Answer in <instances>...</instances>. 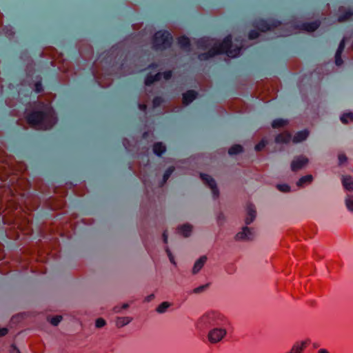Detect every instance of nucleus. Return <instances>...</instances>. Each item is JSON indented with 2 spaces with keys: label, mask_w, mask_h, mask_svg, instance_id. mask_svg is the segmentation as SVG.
<instances>
[{
  "label": "nucleus",
  "mask_w": 353,
  "mask_h": 353,
  "mask_svg": "<svg viewBox=\"0 0 353 353\" xmlns=\"http://www.w3.org/2000/svg\"><path fill=\"white\" fill-rule=\"evenodd\" d=\"M197 46L199 48L208 49L207 53L199 55L200 60H207L215 54L221 53H225L228 57L234 58L240 54L241 48H242L241 44L240 46H236L233 48L231 36L226 37L222 43H219L209 38H203L197 41Z\"/></svg>",
  "instance_id": "1"
},
{
  "label": "nucleus",
  "mask_w": 353,
  "mask_h": 353,
  "mask_svg": "<svg viewBox=\"0 0 353 353\" xmlns=\"http://www.w3.org/2000/svg\"><path fill=\"white\" fill-rule=\"evenodd\" d=\"M28 123L37 130L51 128L57 122L54 112L49 104H39L27 117Z\"/></svg>",
  "instance_id": "2"
},
{
  "label": "nucleus",
  "mask_w": 353,
  "mask_h": 353,
  "mask_svg": "<svg viewBox=\"0 0 353 353\" xmlns=\"http://www.w3.org/2000/svg\"><path fill=\"white\" fill-rule=\"evenodd\" d=\"M201 323L204 325L221 326L230 325V321L225 315L218 311H209L200 319Z\"/></svg>",
  "instance_id": "3"
},
{
  "label": "nucleus",
  "mask_w": 353,
  "mask_h": 353,
  "mask_svg": "<svg viewBox=\"0 0 353 353\" xmlns=\"http://www.w3.org/2000/svg\"><path fill=\"white\" fill-rule=\"evenodd\" d=\"M256 28L261 32H265L267 30H271L274 29H276L279 32L277 34L279 36L285 37L288 36L294 32H285V30H288L292 26L290 24L282 25L279 22H274L272 23H270L265 21L261 20L257 22Z\"/></svg>",
  "instance_id": "4"
},
{
  "label": "nucleus",
  "mask_w": 353,
  "mask_h": 353,
  "mask_svg": "<svg viewBox=\"0 0 353 353\" xmlns=\"http://www.w3.org/2000/svg\"><path fill=\"white\" fill-rule=\"evenodd\" d=\"M231 327L230 325L216 326L211 329L208 334V339L210 343H217L224 339Z\"/></svg>",
  "instance_id": "5"
},
{
  "label": "nucleus",
  "mask_w": 353,
  "mask_h": 353,
  "mask_svg": "<svg viewBox=\"0 0 353 353\" xmlns=\"http://www.w3.org/2000/svg\"><path fill=\"white\" fill-rule=\"evenodd\" d=\"M171 34L166 31L157 32L154 37L153 44L156 49H164L169 47L172 41Z\"/></svg>",
  "instance_id": "6"
},
{
  "label": "nucleus",
  "mask_w": 353,
  "mask_h": 353,
  "mask_svg": "<svg viewBox=\"0 0 353 353\" xmlns=\"http://www.w3.org/2000/svg\"><path fill=\"white\" fill-rule=\"evenodd\" d=\"M308 163V159L304 156H299L294 159L291 163V169L296 172L302 169Z\"/></svg>",
  "instance_id": "7"
},
{
  "label": "nucleus",
  "mask_w": 353,
  "mask_h": 353,
  "mask_svg": "<svg viewBox=\"0 0 353 353\" xmlns=\"http://www.w3.org/2000/svg\"><path fill=\"white\" fill-rule=\"evenodd\" d=\"M162 76H163L165 80H168L171 77L172 72L171 71L165 72L163 74L159 72L156 74L154 76L150 74L146 77L145 83L146 85H150L154 81H159Z\"/></svg>",
  "instance_id": "8"
},
{
  "label": "nucleus",
  "mask_w": 353,
  "mask_h": 353,
  "mask_svg": "<svg viewBox=\"0 0 353 353\" xmlns=\"http://www.w3.org/2000/svg\"><path fill=\"white\" fill-rule=\"evenodd\" d=\"M201 178L202 181L207 184L209 188L212 190V192L214 196H218L219 191L216 188V183L214 180L209 175L207 174H201Z\"/></svg>",
  "instance_id": "9"
},
{
  "label": "nucleus",
  "mask_w": 353,
  "mask_h": 353,
  "mask_svg": "<svg viewBox=\"0 0 353 353\" xmlns=\"http://www.w3.org/2000/svg\"><path fill=\"white\" fill-rule=\"evenodd\" d=\"M254 232L251 229L245 227L236 235V240H252L254 238Z\"/></svg>",
  "instance_id": "10"
},
{
  "label": "nucleus",
  "mask_w": 353,
  "mask_h": 353,
  "mask_svg": "<svg viewBox=\"0 0 353 353\" xmlns=\"http://www.w3.org/2000/svg\"><path fill=\"white\" fill-rule=\"evenodd\" d=\"M339 21L343 22L347 19H349L352 16H353V10L351 9H346L345 8H341L339 10Z\"/></svg>",
  "instance_id": "11"
},
{
  "label": "nucleus",
  "mask_w": 353,
  "mask_h": 353,
  "mask_svg": "<svg viewBox=\"0 0 353 353\" xmlns=\"http://www.w3.org/2000/svg\"><path fill=\"white\" fill-rule=\"evenodd\" d=\"M256 216V210L254 206L252 205H248L247 208V216L245 218V223L250 224L254 219Z\"/></svg>",
  "instance_id": "12"
},
{
  "label": "nucleus",
  "mask_w": 353,
  "mask_h": 353,
  "mask_svg": "<svg viewBox=\"0 0 353 353\" xmlns=\"http://www.w3.org/2000/svg\"><path fill=\"white\" fill-rule=\"evenodd\" d=\"M344 48H345V39H343L339 46L338 50H337V51L336 52V55H335V62L337 65H341L343 63L341 55L344 50Z\"/></svg>",
  "instance_id": "13"
},
{
  "label": "nucleus",
  "mask_w": 353,
  "mask_h": 353,
  "mask_svg": "<svg viewBox=\"0 0 353 353\" xmlns=\"http://www.w3.org/2000/svg\"><path fill=\"white\" fill-rule=\"evenodd\" d=\"M197 93L193 90H189L183 94V103L185 105H188L191 103L196 97Z\"/></svg>",
  "instance_id": "14"
},
{
  "label": "nucleus",
  "mask_w": 353,
  "mask_h": 353,
  "mask_svg": "<svg viewBox=\"0 0 353 353\" xmlns=\"http://www.w3.org/2000/svg\"><path fill=\"white\" fill-rule=\"evenodd\" d=\"M207 261V257L205 256H203L200 257L194 263V267L192 268V272L193 274L198 273L201 268L203 267L204 264Z\"/></svg>",
  "instance_id": "15"
},
{
  "label": "nucleus",
  "mask_w": 353,
  "mask_h": 353,
  "mask_svg": "<svg viewBox=\"0 0 353 353\" xmlns=\"http://www.w3.org/2000/svg\"><path fill=\"white\" fill-rule=\"evenodd\" d=\"M342 184L344 188L349 191H353V177L344 176L342 178Z\"/></svg>",
  "instance_id": "16"
},
{
  "label": "nucleus",
  "mask_w": 353,
  "mask_h": 353,
  "mask_svg": "<svg viewBox=\"0 0 353 353\" xmlns=\"http://www.w3.org/2000/svg\"><path fill=\"white\" fill-rule=\"evenodd\" d=\"M319 22L314 21L309 23H303L301 26V29L307 32H313L318 28L319 26Z\"/></svg>",
  "instance_id": "17"
},
{
  "label": "nucleus",
  "mask_w": 353,
  "mask_h": 353,
  "mask_svg": "<svg viewBox=\"0 0 353 353\" xmlns=\"http://www.w3.org/2000/svg\"><path fill=\"white\" fill-rule=\"evenodd\" d=\"M132 319L129 316L117 317L115 321L116 325L118 327H122L131 322Z\"/></svg>",
  "instance_id": "18"
},
{
  "label": "nucleus",
  "mask_w": 353,
  "mask_h": 353,
  "mask_svg": "<svg viewBox=\"0 0 353 353\" xmlns=\"http://www.w3.org/2000/svg\"><path fill=\"white\" fill-rule=\"evenodd\" d=\"M291 139V135L288 132H283L276 137V142L278 143H288Z\"/></svg>",
  "instance_id": "19"
},
{
  "label": "nucleus",
  "mask_w": 353,
  "mask_h": 353,
  "mask_svg": "<svg viewBox=\"0 0 353 353\" xmlns=\"http://www.w3.org/2000/svg\"><path fill=\"white\" fill-rule=\"evenodd\" d=\"M178 231L184 237H188L192 232V226L188 224L183 225L178 228Z\"/></svg>",
  "instance_id": "20"
},
{
  "label": "nucleus",
  "mask_w": 353,
  "mask_h": 353,
  "mask_svg": "<svg viewBox=\"0 0 353 353\" xmlns=\"http://www.w3.org/2000/svg\"><path fill=\"white\" fill-rule=\"evenodd\" d=\"M308 136V132L307 131H301L298 133H296L294 138H293V142L294 143H299L303 140H305Z\"/></svg>",
  "instance_id": "21"
},
{
  "label": "nucleus",
  "mask_w": 353,
  "mask_h": 353,
  "mask_svg": "<svg viewBox=\"0 0 353 353\" xmlns=\"http://www.w3.org/2000/svg\"><path fill=\"white\" fill-rule=\"evenodd\" d=\"M165 151V146L162 143H156L153 146V152L157 155H161Z\"/></svg>",
  "instance_id": "22"
},
{
  "label": "nucleus",
  "mask_w": 353,
  "mask_h": 353,
  "mask_svg": "<svg viewBox=\"0 0 353 353\" xmlns=\"http://www.w3.org/2000/svg\"><path fill=\"white\" fill-rule=\"evenodd\" d=\"M312 181V175H306L301 177L297 182V185L299 187L303 186L305 184L310 183Z\"/></svg>",
  "instance_id": "23"
},
{
  "label": "nucleus",
  "mask_w": 353,
  "mask_h": 353,
  "mask_svg": "<svg viewBox=\"0 0 353 353\" xmlns=\"http://www.w3.org/2000/svg\"><path fill=\"white\" fill-rule=\"evenodd\" d=\"M178 43L181 48L187 49L190 45V40L187 37H181L178 39Z\"/></svg>",
  "instance_id": "24"
},
{
  "label": "nucleus",
  "mask_w": 353,
  "mask_h": 353,
  "mask_svg": "<svg viewBox=\"0 0 353 353\" xmlns=\"http://www.w3.org/2000/svg\"><path fill=\"white\" fill-rule=\"evenodd\" d=\"M341 121L342 123L345 124L353 121V113L347 112L343 114L342 116L341 117Z\"/></svg>",
  "instance_id": "25"
},
{
  "label": "nucleus",
  "mask_w": 353,
  "mask_h": 353,
  "mask_svg": "<svg viewBox=\"0 0 353 353\" xmlns=\"http://www.w3.org/2000/svg\"><path fill=\"white\" fill-rule=\"evenodd\" d=\"M288 124V121L282 119H278L274 120L272 123V126L274 128H279L281 127H283Z\"/></svg>",
  "instance_id": "26"
},
{
  "label": "nucleus",
  "mask_w": 353,
  "mask_h": 353,
  "mask_svg": "<svg viewBox=\"0 0 353 353\" xmlns=\"http://www.w3.org/2000/svg\"><path fill=\"white\" fill-rule=\"evenodd\" d=\"M345 203L347 210L353 212V196L348 194L345 198Z\"/></svg>",
  "instance_id": "27"
},
{
  "label": "nucleus",
  "mask_w": 353,
  "mask_h": 353,
  "mask_svg": "<svg viewBox=\"0 0 353 353\" xmlns=\"http://www.w3.org/2000/svg\"><path fill=\"white\" fill-rule=\"evenodd\" d=\"M242 150H243V148L241 145H234L229 149L228 152L230 154H239L241 152H242Z\"/></svg>",
  "instance_id": "28"
},
{
  "label": "nucleus",
  "mask_w": 353,
  "mask_h": 353,
  "mask_svg": "<svg viewBox=\"0 0 353 353\" xmlns=\"http://www.w3.org/2000/svg\"><path fill=\"white\" fill-rule=\"evenodd\" d=\"M170 304L168 302H163L160 304L157 308V311L159 313H163L166 311V310L170 307Z\"/></svg>",
  "instance_id": "29"
},
{
  "label": "nucleus",
  "mask_w": 353,
  "mask_h": 353,
  "mask_svg": "<svg viewBox=\"0 0 353 353\" xmlns=\"http://www.w3.org/2000/svg\"><path fill=\"white\" fill-rule=\"evenodd\" d=\"M174 168L170 167L165 172L163 175V182L165 183L166 181L169 179L171 174L174 172Z\"/></svg>",
  "instance_id": "30"
},
{
  "label": "nucleus",
  "mask_w": 353,
  "mask_h": 353,
  "mask_svg": "<svg viewBox=\"0 0 353 353\" xmlns=\"http://www.w3.org/2000/svg\"><path fill=\"white\" fill-rule=\"evenodd\" d=\"M276 187L279 191L283 192H288L290 190V186L286 184H279Z\"/></svg>",
  "instance_id": "31"
},
{
  "label": "nucleus",
  "mask_w": 353,
  "mask_h": 353,
  "mask_svg": "<svg viewBox=\"0 0 353 353\" xmlns=\"http://www.w3.org/2000/svg\"><path fill=\"white\" fill-rule=\"evenodd\" d=\"M20 228V230L21 231H23V232L25 234H30V232H31V228H30V225L29 224V222H28L27 225L23 228L22 225H20L19 226Z\"/></svg>",
  "instance_id": "32"
},
{
  "label": "nucleus",
  "mask_w": 353,
  "mask_h": 353,
  "mask_svg": "<svg viewBox=\"0 0 353 353\" xmlns=\"http://www.w3.org/2000/svg\"><path fill=\"white\" fill-rule=\"evenodd\" d=\"M61 319H62L61 316H56L54 317L51 318L50 321L52 325H57L61 321Z\"/></svg>",
  "instance_id": "33"
},
{
  "label": "nucleus",
  "mask_w": 353,
  "mask_h": 353,
  "mask_svg": "<svg viewBox=\"0 0 353 353\" xmlns=\"http://www.w3.org/2000/svg\"><path fill=\"white\" fill-rule=\"evenodd\" d=\"M95 325L97 327L101 328L105 325V321L102 318H99L97 319Z\"/></svg>",
  "instance_id": "34"
},
{
  "label": "nucleus",
  "mask_w": 353,
  "mask_h": 353,
  "mask_svg": "<svg viewBox=\"0 0 353 353\" xmlns=\"http://www.w3.org/2000/svg\"><path fill=\"white\" fill-rule=\"evenodd\" d=\"M339 164H343L347 161V158L343 153H340L338 156Z\"/></svg>",
  "instance_id": "35"
},
{
  "label": "nucleus",
  "mask_w": 353,
  "mask_h": 353,
  "mask_svg": "<svg viewBox=\"0 0 353 353\" xmlns=\"http://www.w3.org/2000/svg\"><path fill=\"white\" fill-rule=\"evenodd\" d=\"M265 145H266V142L264 140H262L257 145H256L255 149L256 151H260L264 148Z\"/></svg>",
  "instance_id": "36"
},
{
  "label": "nucleus",
  "mask_w": 353,
  "mask_h": 353,
  "mask_svg": "<svg viewBox=\"0 0 353 353\" xmlns=\"http://www.w3.org/2000/svg\"><path fill=\"white\" fill-rule=\"evenodd\" d=\"M259 34L257 31L252 30L249 34V39H254L259 37Z\"/></svg>",
  "instance_id": "37"
},
{
  "label": "nucleus",
  "mask_w": 353,
  "mask_h": 353,
  "mask_svg": "<svg viewBox=\"0 0 353 353\" xmlns=\"http://www.w3.org/2000/svg\"><path fill=\"white\" fill-rule=\"evenodd\" d=\"M162 102V99L160 97H156L153 100V105L154 107L159 106Z\"/></svg>",
  "instance_id": "38"
},
{
  "label": "nucleus",
  "mask_w": 353,
  "mask_h": 353,
  "mask_svg": "<svg viewBox=\"0 0 353 353\" xmlns=\"http://www.w3.org/2000/svg\"><path fill=\"white\" fill-rule=\"evenodd\" d=\"M207 285H203V286H201V287H199V288H196L194 290V293H199V292H201L202 291H203L206 288H207Z\"/></svg>",
  "instance_id": "39"
},
{
  "label": "nucleus",
  "mask_w": 353,
  "mask_h": 353,
  "mask_svg": "<svg viewBox=\"0 0 353 353\" xmlns=\"http://www.w3.org/2000/svg\"><path fill=\"white\" fill-rule=\"evenodd\" d=\"M166 252H167L168 255L169 256L170 261H171V263L174 264L175 262H174V257L172 255L171 252H170V250L168 249L166 250Z\"/></svg>",
  "instance_id": "40"
},
{
  "label": "nucleus",
  "mask_w": 353,
  "mask_h": 353,
  "mask_svg": "<svg viewBox=\"0 0 353 353\" xmlns=\"http://www.w3.org/2000/svg\"><path fill=\"white\" fill-rule=\"evenodd\" d=\"M35 90L37 92H41L42 90V86H41V84L40 83H37L35 84Z\"/></svg>",
  "instance_id": "41"
},
{
  "label": "nucleus",
  "mask_w": 353,
  "mask_h": 353,
  "mask_svg": "<svg viewBox=\"0 0 353 353\" xmlns=\"http://www.w3.org/2000/svg\"><path fill=\"white\" fill-rule=\"evenodd\" d=\"M8 333L7 328H0V336H5Z\"/></svg>",
  "instance_id": "42"
},
{
  "label": "nucleus",
  "mask_w": 353,
  "mask_h": 353,
  "mask_svg": "<svg viewBox=\"0 0 353 353\" xmlns=\"http://www.w3.org/2000/svg\"><path fill=\"white\" fill-rule=\"evenodd\" d=\"M11 353H20V352L16 347L12 346Z\"/></svg>",
  "instance_id": "43"
},
{
  "label": "nucleus",
  "mask_w": 353,
  "mask_h": 353,
  "mask_svg": "<svg viewBox=\"0 0 353 353\" xmlns=\"http://www.w3.org/2000/svg\"><path fill=\"white\" fill-rule=\"evenodd\" d=\"M317 353H330L328 352L327 350L326 349H324V348H321L320 350H319V351L317 352Z\"/></svg>",
  "instance_id": "44"
},
{
  "label": "nucleus",
  "mask_w": 353,
  "mask_h": 353,
  "mask_svg": "<svg viewBox=\"0 0 353 353\" xmlns=\"http://www.w3.org/2000/svg\"><path fill=\"white\" fill-rule=\"evenodd\" d=\"M163 241L165 243H167V241H168V235L166 234V232H165L163 234Z\"/></svg>",
  "instance_id": "45"
},
{
  "label": "nucleus",
  "mask_w": 353,
  "mask_h": 353,
  "mask_svg": "<svg viewBox=\"0 0 353 353\" xmlns=\"http://www.w3.org/2000/svg\"><path fill=\"white\" fill-rule=\"evenodd\" d=\"M139 109H140L141 110H143V111H145V109H146V105H145V104H140V105H139Z\"/></svg>",
  "instance_id": "46"
},
{
  "label": "nucleus",
  "mask_w": 353,
  "mask_h": 353,
  "mask_svg": "<svg viewBox=\"0 0 353 353\" xmlns=\"http://www.w3.org/2000/svg\"><path fill=\"white\" fill-rule=\"evenodd\" d=\"M153 298H154V295H153V294H152V295H150V296H148V301H149L152 300Z\"/></svg>",
  "instance_id": "47"
},
{
  "label": "nucleus",
  "mask_w": 353,
  "mask_h": 353,
  "mask_svg": "<svg viewBox=\"0 0 353 353\" xmlns=\"http://www.w3.org/2000/svg\"><path fill=\"white\" fill-rule=\"evenodd\" d=\"M128 307V304H123V306H122V308L123 309H125Z\"/></svg>",
  "instance_id": "48"
},
{
  "label": "nucleus",
  "mask_w": 353,
  "mask_h": 353,
  "mask_svg": "<svg viewBox=\"0 0 353 353\" xmlns=\"http://www.w3.org/2000/svg\"><path fill=\"white\" fill-rule=\"evenodd\" d=\"M114 311H115L116 312H119V311H120V310L117 309V307H115V308H114Z\"/></svg>",
  "instance_id": "49"
},
{
  "label": "nucleus",
  "mask_w": 353,
  "mask_h": 353,
  "mask_svg": "<svg viewBox=\"0 0 353 353\" xmlns=\"http://www.w3.org/2000/svg\"><path fill=\"white\" fill-rule=\"evenodd\" d=\"M313 346L314 347L316 348L318 347L319 345L316 343H314Z\"/></svg>",
  "instance_id": "50"
}]
</instances>
